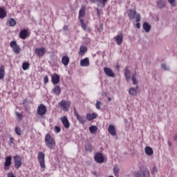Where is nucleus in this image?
<instances>
[{
  "instance_id": "46",
  "label": "nucleus",
  "mask_w": 177,
  "mask_h": 177,
  "mask_svg": "<svg viewBox=\"0 0 177 177\" xmlns=\"http://www.w3.org/2000/svg\"><path fill=\"white\" fill-rule=\"evenodd\" d=\"M95 107H96V109H97V110H100V102L97 101V102L95 104Z\"/></svg>"
},
{
  "instance_id": "30",
  "label": "nucleus",
  "mask_w": 177,
  "mask_h": 177,
  "mask_svg": "<svg viewBox=\"0 0 177 177\" xmlns=\"http://www.w3.org/2000/svg\"><path fill=\"white\" fill-rule=\"evenodd\" d=\"M96 117H97V115H96V113H88L86 115V118L88 121H92V120H95Z\"/></svg>"
},
{
  "instance_id": "39",
  "label": "nucleus",
  "mask_w": 177,
  "mask_h": 177,
  "mask_svg": "<svg viewBox=\"0 0 177 177\" xmlns=\"http://www.w3.org/2000/svg\"><path fill=\"white\" fill-rule=\"evenodd\" d=\"M15 133H17V135L20 136V135H21V129H20V127H16L15 129Z\"/></svg>"
},
{
  "instance_id": "48",
  "label": "nucleus",
  "mask_w": 177,
  "mask_h": 177,
  "mask_svg": "<svg viewBox=\"0 0 177 177\" xmlns=\"http://www.w3.org/2000/svg\"><path fill=\"white\" fill-rule=\"evenodd\" d=\"M73 110H74V115H75L76 118L80 117V114H78L77 109H75V108H74Z\"/></svg>"
},
{
  "instance_id": "8",
  "label": "nucleus",
  "mask_w": 177,
  "mask_h": 177,
  "mask_svg": "<svg viewBox=\"0 0 177 177\" xmlns=\"http://www.w3.org/2000/svg\"><path fill=\"white\" fill-rule=\"evenodd\" d=\"M45 48H37L35 50V54L37 55L39 57H42L45 55Z\"/></svg>"
},
{
  "instance_id": "29",
  "label": "nucleus",
  "mask_w": 177,
  "mask_h": 177,
  "mask_svg": "<svg viewBox=\"0 0 177 177\" xmlns=\"http://www.w3.org/2000/svg\"><path fill=\"white\" fill-rule=\"evenodd\" d=\"M5 78V67L1 65L0 66V80H3Z\"/></svg>"
},
{
  "instance_id": "11",
  "label": "nucleus",
  "mask_w": 177,
  "mask_h": 177,
  "mask_svg": "<svg viewBox=\"0 0 177 177\" xmlns=\"http://www.w3.org/2000/svg\"><path fill=\"white\" fill-rule=\"evenodd\" d=\"M108 0H90L91 3H97V6H100L102 5V8L106 6V3Z\"/></svg>"
},
{
  "instance_id": "61",
  "label": "nucleus",
  "mask_w": 177,
  "mask_h": 177,
  "mask_svg": "<svg viewBox=\"0 0 177 177\" xmlns=\"http://www.w3.org/2000/svg\"><path fill=\"white\" fill-rule=\"evenodd\" d=\"M116 67H117V68H118V66H117Z\"/></svg>"
},
{
  "instance_id": "5",
  "label": "nucleus",
  "mask_w": 177,
  "mask_h": 177,
  "mask_svg": "<svg viewBox=\"0 0 177 177\" xmlns=\"http://www.w3.org/2000/svg\"><path fill=\"white\" fill-rule=\"evenodd\" d=\"M10 46L13 49V51L17 55H19L20 53L21 49L20 48V46L17 45V42L16 41H12L10 43Z\"/></svg>"
},
{
  "instance_id": "45",
  "label": "nucleus",
  "mask_w": 177,
  "mask_h": 177,
  "mask_svg": "<svg viewBox=\"0 0 177 177\" xmlns=\"http://www.w3.org/2000/svg\"><path fill=\"white\" fill-rule=\"evenodd\" d=\"M60 131H61V129H60L59 127L56 126V127H55V132H56V133H59V132H60Z\"/></svg>"
},
{
  "instance_id": "55",
  "label": "nucleus",
  "mask_w": 177,
  "mask_h": 177,
  "mask_svg": "<svg viewBox=\"0 0 177 177\" xmlns=\"http://www.w3.org/2000/svg\"><path fill=\"white\" fill-rule=\"evenodd\" d=\"M174 140L177 141V133L174 135Z\"/></svg>"
},
{
  "instance_id": "14",
  "label": "nucleus",
  "mask_w": 177,
  "mask_h": 177,
  "mask_svg": "<svg viewBox=\"0 0 177 177\" xmlns=\"http://www.w3.org/2000/svg\"><path fill=\"white\" fill-rule=\"evenodd\" d=\"M108 132L111 136H115V135H117V130L115 129V127L113 124L109 126Z\"/></svg>"
},
{
  "instance_id": "52",
  "label": "nucleus",
  "mask_w": 177,
  "mask_h": 177,
  "mask_svg": "<svg viewBox=\"0 0 177 177\" xmlns=\"http://www.w3.org/2000/svg\"><path fill=\"white\" fill-rule=\"evenodd\" d=\"M63 30H65V31H67L68 30V27L67 26H64L63 28Z\"/></svg>"
},
{
  "instance_id": "47",
  "label": "nucleus",
  "mask_w": 177,
  "mask_h": 177,
  "mask_svg": "<svg viewBox=\"0 0 177 177\" xmlns=\"http://www.w3.org/2000/svg\"><path fill=\"white\" fill-rule=\"evenodd\" d=\"M157 172V167H156V166H154L151 170V174L152 175H154V174H156Z\"/></svg>"
},
{
  "instance_id": "60",
  "label": "nucleus",
  "mask_w": 177,
  "mask_h": 177,
  "mask_svg": "<svg viewBox=\"0 0 177 177\" xmlns=\"http://www.w3.org/2000/svg\"><path fill=\"white\" fill-rule=\"evenodd\" d=\"M109 177H114V176H109Z\"/></svg>"
},
{
  "instance_id": "28",
  "label": "nucleus",
  "mask_w": 177,
  "mask_h": 177,
  "mask_svg": "<svg viewBox=\"0 0 177 177\" xmlns=\"http://www.w3.org/2000/svg\"><path fill=\"white\" fill-rule=\"evenodd\" d=\"M76 118H77V121H79V122L80 124H82V125H84L85 124V122H86V118H85V116L79 115Z\"/></svg>"
},
{
  "instance_id": "59",
  "label": "nucleus",
  "mask_w": 177,
  "mask_h": 177,
  "mask_svg": "<svg viewBox=\"0 0 177 177\" xmlns=\"http://www.w3.org/2000/svg\"><path fill=\"white\" fill-rule=\"evenodd\" d=\"M24 104H26V100L24 101Z\"/></svg>"
},
{
  "instance_id": "19",
  "label": "nucleus",
  "mask_w": 177,
  "mask_h": 177,
  "mask_svg": "<svg viewBox=\"0 0 177 177\" xmlns=\"http://www.w3.org/2000/svg\"><path fill=\"white\" fill-rule=\"evenodd\" d=\"M80 66L82 67L89 66V58H84L80 61Z\"/></svg>"
},
{
  "instance_id": "53",
  "label": "nucleus",
  "mask_w": 177,
  "mask_h": 177,
  "mask_svg": "<svg viewBox=\"0 0 177 177\" xmlns=\"http://www.w3.org/2000/svg\"><path fill=\"white\" fill-rule=\"evenodd\" d=\"M136 27H137V28H140V23H137L136 24Z\"/></svg>"
},
{
  "instance_id": "20",
  "label": "nucleus",
  "mask_w": 177,
  "mask_h": 177,
  "mask_svg": "<svg viewBox=\"0 0 177 177\" xmlns=\"http://www.w3.org/2000/svg\"><path fill=\"white\" fill-rule=\"evenodd\" d=\"M129 94L131 96H136L138 95V86L136 88L131 87L129 90Z\"/></svg>"
},
{
  "instance_id": "4",
  "label": "nucleus",
  "mask_w": 177,
  "mask_h": 177,
  "mask_svg": "<svg viewBox=\"0 0 177 177\" xmlns=\"http://www.w3.org/2000/svg\"><path fill=\"white\" fill-rule=\"evenodd\" d=\"M46 111H48V109H46V106L44 104H41L37 110V113L38 115H45L46 114Z\"/></svg>"
},
{
  "instance_id": "26",
  "label": "nucleus",
  "mask_w": 177,
  "mask_h": 177,
  "mask_svg": "<svg viewBox=\"0 0 177 177\" xmlns=\"http://www.w3.org/2000/svg\"><path fill=\"white\" fill-rule=\"evenodd\" d=\"M7 24H8L10 27H15V26H16V20L13 18H10L7 21Z\"/></svg>"
},
{
  "instance_id": "35",
  "label": "nucleus",
  "mask_w": 177,
  "mask_h": 177,
  "mask_svg": "<svg viewBox=\"0 0 177 177\" xmlns=\"http://www.w3.org/2000/svg\"><path fill=\"white\" fill-rule=\"evenodd\" d=\"M92 145L90 143H87L85 145V150L86 151H88V153H91V151H92Z\"/></svg>"
},
{
  "instance_id": "51",
  "label": "nucleus",
  "mask_w": 177,
  "mask_h": 177,
  "mask_svg": "<svg viewBox=\"0 0 177 177\" xmlns=\"http://www.w3.org/2000/svg\"><path fill=\"white\" fill-rule=\"evenodd\" d=\"M14 142H15V138H13V137H10V142L11 144H13Z\"/></svg>"
},
{
  "instance_id": "21",
  "label": "nucleus",
  "mask_w": 177,
  "mask_h": 177,
  "mask_svg": "<svg viewBox=\"0 0 177 177\" xmlns=\"http://www.w3.org/2000/svg\"><path fill=\"white\" fill-rule=\"evenodd\" d=\"M27 34H28V31H27V30L24 29L23 30H21L19 33V37L21 39H26V38H27Z\"/></svg>"
},
{
  "instance_id": "38",
  "label": "nucleus",
  "mask_w": 177,
  "mask_h": 177,
  "mask_svg": "<svg viewBox=\"0 0 177 177\" xmlns=\"http://www.w3.org/2000/svg\"><path fill=\"white\" fill-rule=\"evenodd\" d=\"M89 131H90L91 133H95V132L97 131V127L91 126L89 127Z\"/></svg>"
},
{
  "instance_id": "41",
  "label": "nucleus",
  "mask_w": 177,
  "mask_h": 177,
  "mask_svg": "<svg viewBox=\"0 0 177 177\" xmlns=\"http://www.w3.org/2000/svg\"><path fill=\"white\" fill-rule=\"evenodd\" d=\"M161 68H162V70H165V71H168V70H169V67H168L165 64L161 65Z\"/></svg>"
},
{
  "instance_id": "12",
  "label": "nucleus",
  "mask_w": 177,
  "mask_h": 177,
  "mask_svg": "<svg viewBox=\"0 0 177 177\" xmlns=\"http://www.w3.org/2000/svg\"><path fill=\"white\" fill-rule=\"evenodd\" d=\"M104 71L108 77H111L112 78H114L115 77V74H114V72H113V70L110 68L104 67Z\"/></svg>"
},
{
  "instance_id": "3",
  "label": "nucleus",
  "mask_w": 177,
  "mask_h": 177,
  "mask_svg": "<svg viewBox=\"0 0 177 177\" xmlns=\"http://www.w3.org/2000/svg\"><path fill=\"white\" fill-rule=\"evenodd\" d=\"M71 102L70 101L62 100L58 103L61 110L63 111H68Z\"/></svg>"
},
{
  "instance_id": "13",
  "label": "nucleus",
  "mask_w": 177,
  "mask_h": 177,
  "mask_svg": "<svg viewBox=\"0 0 177 177\" xmlns=\"http://www.w3.org/2000/svg\"><path fill=\"white\" fill-rule=\"evenodd\" d=\"M52 82L54 85H56L60 82V76L57 73H55L52 75L51 77Z\"/></svg>"
},
{
  "instance_id": "24",
  "label": "nucleus",
  "mask_w": 177,
  "mask_h": 177,
  "mask_svg": "<svg viewBox=\"0 0 177 177\" xmlns=\"http://www.w3.org/2000/svg\"><path fill=\"white\" fill-rule=\"evenodd\" d=\"M62 63L64 64V66H68V63H70V58L67 56H64L62 58Z\"/></svg>"
},
{
  "instance_id": "58",
  "label": "nucleus",
  "mask_w": 177,
  "mask_h": 177,
  "mask_svg": "<svg viewBox=\"0 0 177 177\" xmlns=\"http://www.w3.org/2000/svg\"><path fill=\"white\" fill-rule=\"evenodd\" d=\"M168 144H169V146H172V144L171 143V142H169Z\"/></svg>"
},
{
  "instance_id": "49",
  "label": "nucleus",
  "mask_w": 177,
  "mask_h": 177,
  "mask_svg": "<svg viewBox=\"0 0 177 177\" xmlns=\"http://www.w3.org/2000/svg\"><path fill=\"white\" fill-rule=\"evenodd\" d=\"M16 116L17 117V118H19V120H21V114H20V113L17 112Z\"/></svg>"
},
{
  "instance_id": "40",
  "label": "nucleus",
  "mask_w": 177,
  "mask_h": 177,
  "mask_svg": "<svg viewBox=\"0 0 177 177\" xmlns=\"http://www.w3.org/2000/svg\"><path fill=\"white\" fill-rule=\"evenodd\" d=\"M80 23L82 28H83L84 31L86 30V24H85V22H84V19H80Z\"/></svg>"
},
{
  "instance_id": "50",
  "label": "nucleus",
  "mask_w": 177,
  "mask_h": 177,
  "mask_svg": "<svg viewBox=\"0 0 177 177\" xmlns=\"http://www.w3.org/2000/svg\"><path fill=\"white\" fill-rule=\"evenodd\" d=\"M8 177H16L13 173L10 172L8 174Z\"/></svg>"
},
{
  "instance_id": "6",
  "label": "nucleus",
  "mask_w": 177,
  "mask_h": 177,
  "mask_svg": "<svg viewBox=\"0 0 177 177\" xmlns=\"http://www.w3.org/2000/svg\"><path fill=\"white\" fill-rule=\"evenodd\" d=\"M38 160L41 168H45V153L43 152H39Z\"/></svg>"
},
{
  "instance_id": "54",
  "label": "nucleus",
  "mask_w": 177,
  "mask_h": 177,
  "mask_svg": "<svg viewBox=\"0 0 177 177\" xmlns=\"http://www.w3.org/2000/svg\"><path fill=\"white\" fill-rule=\"evenodd\" d=\"M97 15L98 16H100V10L97 9Z\"/></svg>"
},
{
  "instance_id": "37",
  "label": "nucleus",
  "mask_w": 177,
  "mask_h": 177,
  "mask_svg": "<svg viewBox=\"0 0 177 177\" xmlns=\"http://www.w3.org/2000/svg\"><path fill=\"white\" fill-rule=\"evenodd\" d=\"M22 68L26 71V70H28L30 68V64L28 62H24L22 64Z\"/></svg>"
},
{
  "instance_id": "2",
  "label": "nucleus",
  "mask_w": 177,
  "mask_h": 177,
  "mask_svg": "<svg viewBox=\"0 0 177 177\" xmlns=\"http://www.w3.org/2000/svg\"><path fill=\"white\" fill-rule=\"evenodd\" d=\"M133 177H150V172L147 169H141L134 172Z\"/></svg>"
},
{
  "instance_id": "10",
  "label": "nucleus",
  "mask_w": 177,
  "mask_h": 177,
  "mask_svg": "<svg viewBox=\"0 0 177 177\" xmlns=\"http://www.w3.org/2000/svg\"><path fill=\"white\" fill-rule=\"evenodd\" d=\"M12 165V156H8L6 158V162L4 163V169L8 170Z\"/></svg>"
},
{
  "instance_id": "17",
  "label": "nucleus",
  "mask_w": 177,
  "mask_h": 177,
  "mask_svg": "<svg viewBox=\"0 0 177 177\" xmlns=\"http://www.w3.org/2000/svg\"><path fill=\"white\" fill-rule=\"evenodd\" d=\"M123 38H124V35H122L121 33L115 37H114L118 45H121V44H122Z\"/></svg>"
},
{
  "instance_id": "43",
  "label": "nucleus",
  "mask_w": 177,
  "mask_h": 177,
  "mask_svg": "<svg viewBox=\"0 0 177 177\" xmlns=\"http://www.w3.org/2000/svg\"><path fill=\"white\" fill-rule=\"evenodd\" d=\"M136 21L137 23H139L140 21V14H137L136 16Z\"/></svg>"
},
{
  "instance_id": "18",
  "label": "nucleus",
  "mask_w": 177,
  "mask_h": 177,
  "mask_svg": "<svg viewBox=\"0 0 177 177\" xmlns=\"http://www.w3.org/2000/svg\"><path fill=\"white\" fill-rule=\"evenodd\" d=\"M53 95H56L57 96H59L60 93H62V88L59 86H55V87L53 88Z\"/></svg>"
},
{
  "instance_id": "32",
  "label": "nucleus",
  "mask_w": 177,
  "mask_h": 177,
  "mask_svg": "<svg viewBox=\"0 0 177 177\" xmlns=\"http://www.w3.org/2000/svg\"><path fill=\"white\" fill-rule=\"evenodd\" d=\"M145 153L147 156H153V149L150 147H145Z\"/></svg>"
},
{
  "instance_id": "22",
  "label": "nucleus",
  "mask_w": 177,
  "mask_h": 177,
  "mask_svg": "<svg viewBox=\"0 0 177 177\" xmlns=\"http://www.w3.org/2000/svg\"><path fill=\"white\" fill-rule=\"evenodd\" d=\"M145 32H150V30H151V26L147 22H145L142 26Z\"/></svg>"
},
{
  "instance_id": "15",
  "label": "nucleus",
  "mask_w": 177,
  "mask_h": 177,
  "mask_svg": "<svg viewBox=\"0 0 177 177\" xmlns=\"http://www.w3.org/2000/svg\"><path fill=\"white\" fill-rule=\"evenodd\" d=\"M95 160L96 162L100 164L104 162V158H103V155L100 153H98L95 156Z\"/></svg>"
},
{
  "instance_id": "1",
  "label": "nucleus",
  "mask_w": 177,
  "mask_h": 177,
  "mask_svg": "<svg viewBox=\"0 0 177 177\" xmlns=\"http://www.w3.org/2000/svg\"><path fill=\"white\" fill-rule=\"evenodd\" d=\"M45 143L46 146L48 147L50 149H55L56 147V142L55 139L50 136V134L48 133L45 137Z\"/></svg>"
},
{
  "instance_id": "34",
  "label": "nucleus",
  "mask_w": 177,
  "mask_h": 177,
  "mask_svg": "<svg viewBox=\"0 0 177 177\" xmlns=\"http://www.w3.org/2000/svg\"><path fill=\"white\" fill-rule=\"evenodd\" d=\"M137 75L138 74L135 72L131 77V81L133 82V85H136V84H138V80H136Z\"/></svg>"
},
{
  "instance_id": "36",
  "label": "nucleus",
  "mask_w": 177,
  "mask_h": 177,
  "mask_svg": "<svg viewBox=\"0 0 177 177\" xmlns=\"http://www.w3.org/2000/svg\"><path fill=\"white\" fill-rule=\"evenodd\" d=\"M119 172H120V167L118 166H114L113 174L115 177H118Z\"/></svg>"
},
{
  "instance_id": "44",
  "label": "nucleus",
  "mask_w": 177,
  "mask_h": 177,
  "mask_svg": "<svg viewBox=\"0 0 177 177\" xmlns=\"http://www.w3.org/2000/svg\"><path fill=\"white\" fill-rule=\"evenodd\" d=\"M44 81L45 85H46V84H48L49 82V78L48 77V76H45L44 77Z\"/></svg>"
},
{
  "instance_id": "16",
  "label": "nucleus",
  "mask_w": 177,
  "mask_h": 177,
  "mask_svg": "<svg viewBox=\"0 0 177 177\" xmlns=\"http://www.w3.org/2000/svg\"><path fill=\"white\" fill-rule=\"evenodd\" d=\"M124 77L127 82L131 80V71L128 69V66L124 68Z\"/></svg>"
},
{
  "instance_id": "25",
  "label": "nucleus",
  "mask_w": 177,
  "mask_h": 177,
  "mask_svg": "<svg viewBox=\"0 0 177 177\" xmlns=\"http://www.w3.org/2000/svg\"><path fill=\"white\" fill-rule=\"evenodd\" d=\"M157 7L159 9H164L165 8V1L163 0H159L157 1Z\"/></svg>"
},
{
  "instance_id": "33",
  "label": "nucleus",
  "mask_w": 177,
  "mask_h": 177,
  "mask_svg": "<svg viewBox=\"0 0 177 177\" xmlns=\"http://www.w3.org/2000/svg\"><path fill=\"white\" fill-rule=\"evenodd\" d=\"M5 17H6V11L0 8V19H5Z\"/></svg>"
},
{
  "instance_id": "57",
  "label": "nucleus",
  "mask_w": 177,
  "mask_h": 177,
  "mask_svg": "<svg viewBox=\"0 0 177 177\" xmlns=\"http://www.w3.org/2000/svg\"><path fill=\"white\" fill-rule=\"evenodd\" d=\"M108 102H111V97H108Z\"/></svg>"
},
{
  "instance_id": "56",
  "label": "nucleus",
  "mask_w": 177,
  "mask_h": 177,
  "mask_svg": "<svg viewBox=\"0 0 177 177\" xmlns=\"http://www.w3.org/2000/svg\"><path fill=\"white\" fill-rule=\"evenodd\" d=\"M93 175H95V176H97V174L96 171H92Z\"/></svg>"
},
{
  "instance_id": "9",
  "label": "nucleus",
  "mask_w": 177,
  "mask_h": 177,
  "mask_svg": "<svg viewBox=\"0 0 177 177\" xmlns=\"http://www.w3.org/2000/svg\"><path fill=\"white\" fill-rule=\"evenodd\" d=\"M60 120L62 121L64 128L68 129L70 128V122H68V119H67V116H63L60 118Z\"/></svg>"
},
{
  "instance_id": "42",
  "label": "nucleus",
  "mask_w": 177,
  "mask_h": 177,
  "mask_svg": "<svg viewBox=\"0 0 177 177\" xmlns=\"http://www.w3.org/2000/svg\"><path fill=\"white\" fill-rule=\"evenodd\" d=\"M168 2L171 4V6H176V2L175 0H168Z\"/></svg>"
},
{
  "instance_id": "31",
  "label": "nucleus",
  "mask_w": 177,
  "mask_h": 177,
  "mask_svg": "<svg viewBox=\"0 0 177 177\" xmlns=\"http://www.w3.org/2000/svg\"><path fill=\"white\" fill-rule=\"evenodd\" d=\"M86 50H88V48H86V46H81L80 48L79 55H81V56H82L83 55H85V52H86Z\"/></svg>"
},
{
  "instance_id": "27",
  "label": "nucleus",
  "mask_w": 177,
  "mask_h": 177,
  "mask_svg": "<svg viewBox=\"0 0 177 177\" xmlns=\"http://www.w3.org/2000/svg\"><path fill=\"white\" fill-rule=\"evenodd\" d=\"M135 16H136V11L133 10H129L128 17L130 19V20H132V19H135Z\"/></svg>"
},
{
  "instance_id": "7",
  "label": "nucleus",
  "mask_w": 177,
  "mask_h": 177,
  "mask_svg": "<svg viewBox=\"0 0 177 177\" xmlns=\"http://www.w3.org/2000/svg\"><path fill=\"white\" fill-rule=\"evenodd\" d=\"M15 167L16 169H19L21 167V158L19 156H14Z\"/></svg>"
},
{
  "instance_id": "23",
  "label": "nucleus",
  "mask_w": 177,
  "mask_h": 177,
  "mask_svg": "<svg viewBox=\"0 0 177 177\" xmlns=\"http://www.w3.org/2000/svg\"><path fill=\"white\" fill-rule=\"evenodd\" d=\"M85 10H86V8L83 6L80 8L79 11V19L81 20V17H84L85 16Z\"/></svg>"
}]
</instances>
